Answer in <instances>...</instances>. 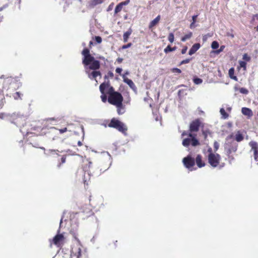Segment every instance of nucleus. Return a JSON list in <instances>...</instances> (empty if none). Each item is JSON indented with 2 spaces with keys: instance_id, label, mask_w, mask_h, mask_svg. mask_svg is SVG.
<instances>
[{
  "instance_id": "obj_29",
  "label": "nucleus",
  "mask_w": 258,
  "mask_h": 258,
  "mask_svg": "<svg viewBox=\"0 0 258 258\" xmlns=\"http://www.w3.org/2000/svg\"><path fill=\"white\" fill-rule=\"evenodd\" d=\"M186 135L188 136L187 138H188L192 139L193 138H196V135L192 134L191 132H190L189 133H188L186 131H184L181 134V136L182 137L186 136Z\"/></svg>"
},
{
  "instance_id": "obj_19",
  "label": "nucleus",
  "mask_w": 258,
  "mask_h": 258,
  "mask_svg": "<svg viewBox=\"0 0 258 258\" xmlns=\"http://www.w3.org/2000/svg\"><path fill=\"white\" fill-rule=\"evenodd\" d=\"M103 2V0H91L89 2L88 8L89 9L93 8L97 5L101 4Z\"/></svg>"
},
{
  "instance_id": "obj_57",
  "label": "nucleus",
  "mask_w": 258,
  "mask_h": 258,
  "mask_svg": "<svg viewBox=\"0 0 258 258\" xmlns=\"http://www.w3.org/2000/svg\"><path fill=\"white\" fill-rule=\"evenodd\" d=\"M117 61L118 62V63H121L122 62V60H123V59L122 58H120V57H118L117 58Z\"/></svg>"
},
{
  "instance_id": "obj_63",
  "label": "nucleus",
  "mask_w": 258,
  "mask_h": 258,
  "mask_svg": "<svg viewBox=\"0 0 258 258\" xmlns=\"http://www.w3.org/2000/svg\"><path fill=\"white\" fill-rule=\"evenodd\" d=\"M254 156H258V151L253 152Z\"/></svg>"
},
{
  "instance_id": "obj_44",
  "label": "nucleus",
  "mask_w": 258,
  "mask_h": 258,
  "mask_svg": "<svg viewBox=\"0 0 258 258\" xmlns=\"http://www.w3.org/2000/svg\"><path fill=\"white\" fill-rule=\"evenodd\" d=\"M219 147V144L217 141H215L214 143V148L215 151H217Z\"/></svg>"
},
{
  "instance_id": "obj_38",
  "label": "nucleus",
  "mask_w": 258,
  "mask_h": 258,
  "mask_svg": "<svg viewBox=\"0 0 258 258\" xmlns=\"http://www.w3.org/2000/svg\"><path fill=\"white\" fill-rule=\"evenodd\" d=\"M239 91L241 94L247 95L248 93V90L245 88H241L239 89Z\"/></svg>"
},
{
  "instance_id": "obj_9",
  "label": "nucleus",
  "mask_w": 258,
  "mask_h": 258,
  "mask_svg": "<svg viewBox=\"0 0 258 258\" xmlns=\"http://www.w3.org/2000/svg\"><path fill=\"white\" fill-rule=\"evenodd\" d=\"M182 144L185 147H188L190 145L193 147H196L200 145V142L196 138H193L192 139L186 138L182 141Z\"/></svg>"
},
{
  "instance_id": "obj_5",
  "label": "nucleus",
  "mask_w": 258,
  "mask_h": 258,
  "mask_svg": "<svg viewBox=\"0 0 258 258\" xmlns=\"http://www.w3.org/2000/svg\"><path fill=\"white\" fill-rule=\"evenodd\" d=\"M108 126L116 128L120 132H121L124 135H127L126 131L127 130V128L126 126L124 123L118 119L114 118H112L108 124Z\"/></svg>"
},
{
  "instance_id": "obj_52",
  "label": "nucleus",
  "mask_w": 258,
  "mask_h": 258,
  "mask_svg": "<svg viewBox=\"0 0 258 258\" xmlns=\"http://www.w3.org/2000/svg\"><path fill=\"white\" fill-rule=\"evenodd\" d=\"M122 71V69L121 68H117L115 70V72L116 73L121 75V73Z\"/></svg>"
},
{
  "instance_id": "obj_64",
  "label": "nucleus",
  "mask_w": 258,
  "mask_h": 258,
  "mask_svg": "<svg viewBox=\"0 0 258 258\" xmlns=\"http://www.w3.org/2000/svg\"><path fill=\"white\" fill-rule=\"evenodd\" d=\"M254 159L255 161H258V156H254Z\"/></svg>"
},
{
  "instance_id": "obj_20",
  "label": "nucleus",
  "mask_w": 258,
  "mask_h": 258,
  "mask_svg": "<svg viewBox=\"0 0 258 258\" xmlns=\"http://www.w3.org/2000/svg\"><path fill=\"white\" fill-rule=\"evenodd\" d=\"M248 144L251 147V151H253V152L258 151V143L256 142L251 141Z\"/></svg>"
},
{
  "instance_id": "obj_21",
  "label": "nucleus",
  "mask_w": 258,
  "mask_h": 258,
  "mask_svg": "<svg viewBox=\"0 0 258 258\" xmlns=\"http://www.w3.org/2000/svg\"><path fill=\"white\" fill-rule=\"evenodd\" d=\"M59 152L58 150H54V149H48L46 150V151L44 152V154L46 156H49L51 155L56 154L57 156H59V154L57 152Z\"/></svg>"
},
{
  "instance_id": "obj_18",
  "label": "nucleus",
  "mask_w": 258,
  "mask_h": 258,
  "mask_svg": "<svg viewBox=\"0 0 258 258\" xmlns=\"http://www.w3.org/2000/svg\"><path fill=\"white\" fill-rule=\"evenodd\" d=\"M241 112L243 115L247 116L248 118L251 117L253 115L252 110L249 108L242 107Z\"/></svg>"
},
{
  "instance_id": "obj_50",
  "label": "nucleus",
  "mask_w": 258,
  "mask_h": 258,
  "mask_svg": "<svg viewBox=\"0 0 258 258\" xmlns=\"http://www.w3.org/2000/svg\"><path fill=\"white\" fill-rule=\"evenodd\" d=\"M67 130H67V127H64V128L58 130L60 134H63V133L66 132L67 131Z\"/></svg>"
},
{
  "instance_id": "obj_41",
  "label": "nucleus",
  "mask_w": 258,
  "mask_h": 258,
  "mask_svg": "<svg viewBox=\"0 0 258 258\" xmlns=\"http://www.w3.org/2000/svg\"><path fill=\"white\" fill-rule=\"evenodd\" d=\"M224 48H225V46L221 45L219 49H217L215 51V52L217 54H219L220 52H221L222 51H223Z\"/></svg>"
},
{
  "instance_id": "obj_7",
  "label": "nucleus",
  "mask_w": 258,
  "mask_h": 258,
  "mask_svg": "<svg viewBox=\"0 0 258 258\" xmlns=\"http://www.w3.org/2000/svg\"><path fill=\"white\" fill-rule=\"evenodd\" d=\"M66 214V211H64L63 212L62 215L61 216V219L60 220L59 223V229L57 230V234L53 237L52 239V241L53 243L56 245H59L60 244V242L63 239L64 236L62 234H60V228L63 227V225L62 224L63 219L64 217V215Z\"/></svg>"
},
{
  "instance_id": "obj_56",
  "label": "nucleus",
  "mask_w": 258,
  "mask_h": 258,
  "mask_svg": "<svg viewBox=\"0 0 258 258\" xmlns=\"http://www.w3.org/2000/svg\"><path fill=\"white\" fill-rule=\"evenodd\" d=\"M96 58H98V59H102L103 60H105V57L102 56H97Z\"/></svg>"
},
{
  "instance_id": "obj_27",
  "label": "nucleus",
  "mask_w": 258,
  "mask_h": 258,
  "mask_svg": "<svg viewBox=\"0 0 258 258\" xmlns=\"http://www.w3.org/2000/svg\"><path fill=\"white\" fill-rule=\"evenodd\" d=\"M23 94L19 92H16L13 94V97L15 100L22 99Z\"/></svg>"
},
{
  "instance_id": "obj_14",
  "label": "nucleus",
  "mask_w": 258,
  "mask_h": 258,
  "mask_svg": "<svg viewBox=\"0 0 258 258\" xmlns=\"http://www.w3.org/2000/svg\"><path fill=\"white\" fill-rule=\"evenodd\" d=\"M89 165L88 166H85L84 167V182L85 184L87 182V179L90 178V176L91 175V172L90 171H88V169L91 167V166L92 165V162L91 161H89L88 163Z\"/></svg>"
},
{
  "instance_id": "obj_6",
  "label": "nucleus",
  "mask_w": 258,
  "mask_h": 258,
  "mask_svg": "<svg viewBox=\"0 0 258 258\" xmlns=\"http://www.w3.org/2000/svg\"><path fill=\"white\" fill-rule=\"evenodd\" d=\"M123 98L121 94L118 92L114 93V94L109 96L108 97V102L113 105H121L122 103Z\"/></svg>"
},
{
  "instance_id": "obj_16",
  "label": "nucleus",
  "mask_w": 258,
  "mask_h": 258,
  "mask_svg": "<svg viewBox=\"0 0 258 258\" xmlns=\"http://www.w3.org/2000/svg\"><path fill=\"white\" fill-rule=\"evenodd\" d=\"M103 83H108V86H107L106 88V90H107L106 93L108 95V96L114 94V93L117 92V91L114 90L113 87L110 86L109 81L104 82Z\"/></svg>"
},
{
  "instance_id": "obj_13",
  "label": "nucleus",
  "mask_w": 258,
  "mask_h": 258,
  "mask_svg": "<svg viewBox=\"0 0 258 258\" xmlns=\"http://www.w3.org/2000/svg\"><path fill=\"white\" fill-rule=\"evenodd\" d=\"M123 81L124 83H126L136 93L137 92V88L133 82V81L131 79H128L126 77H125V75H122Z\"/></svg>"
},
{
  "instance_id": "obj_3",
  "label": "nucleus",
  "mask_w": 258,
  "mask_h": 258,
  "mask_svg": "<svg viewBox=\"0 0 258 258\" xmlns=\"http://www.w3.org/2000/svg\"><path fill=\"white\" fill-rule=\"evenodd\" d=\"M26 118L23 115H19L16 114H11L9 121L15 124L17 126L20 128V131L22 133L23 136L28 135L31 133L28 132L27 130H24V124H26Z\"/></svg>"
},
{
  "instance_id": "obj_15",
  "label": "nucleus",
  "mask_w": 258,
  "mask_h": 258,
  "mask_svg": "<svg viewBox=\"0 0 258 258\" xmlns=\"http://www.w3.org/2000/svg\"><path fill=\"white\" fill-rule=\"evenodd\" d=\"M195 162L196 163L197 165L199 168H202L205 166V162L202 160V157L200 154H199L197 156L196 159H195Z\"/></svg>"
},
{
  "instance_id": "obj_28",
  "label": "nucleus",
  "mask_w": 258,
  "mask_h": 258,
  "mask_svg": "<svg viewBox=\"0 0 258 258\" xmlns=\"http://www.w3.org/2000/svg\"><path fill=\"white\" fill-rule=\"evenodd\" d=\"M192 36V33L191 32H189L188 33H187V34H186L184 36H183L181 38V40L182 41H183V42H184L186 40L189 39V38H190Z\"/></svg>"
},
{
  "instance_id": "obj_39",
  "label": "nucleus",
  "mask_w": 258,
  "mask_h": 258,
  "mask_svg": "<svg viewBox=\"0 0 258 258\" xmlns=\"http://www.w3.org/2000/svg\"><path fill=\"white\" fill-rule=\"evenodd\" d=\"M191 59H192V58H186L185 59H184V60H182L180 62L179 66H181V65L183 64L189 63V61L191 60Z\"/></svg>"
},
{
  "instance_id": "obj_26",
  "label": "nucleus",
  "mask_w": 258,
  "mask_h": 258,
  "mask_svg": "<svg viewBox=\"0 0 258 258\" xmlns=\"http://www.w3.org/2000/svg\"><path fill=\"white\" fill-rule=\"evenodd\" d=\"M244 138L242 134L240 133V131H238L235 135V140L237 142H240L243 140Z\"/></svg>"
},
{
  "instance_id": "obj_10",
  "label": "nucleus",
  "mask_w": 258,
  "mask_h": 258,
  "mask_svg": "<svg viewBox=\"0 0 258 258\" xmlns=\"http://www.w3.org/2000/svg\"><path fill=\"white\" fill-rule=\"evenodd\" d=\"M184 166L188 169L194 166L195 164V159L190 155H187L182 160Z\"/></svg>"
},
{
  "instance_id": "obj_62",
  "label": "nucleus",
  "mask_w": 258,
  "mask_h": 258,
  "mask_svg": "<svg viewBox=\"0 0 258 258\" xmlns=\"http://www.w3.org/2000/svg\"><path fill=\"white\" fill-rule=\"evenodd\" d=\"M255 19L258 20V14H255L253 16V19Z\"/></svg>"
},
{
  "instance_id": "obj_25",
  "label": "nucleus",
  "mask_w": 258,
  "mask_h": 258,
  "mask_svg": "<svg viewBox=\"0 0 258 258\" xmlns=\"http://www.w3.org/2000/svg\"><path fill=\"white\" fill-rule=\"evenodd\" d=\"M117 107V112L119 115L123 114L125 112V108L123 105L122 103H121V105H115Z\"/></svg>"
},
{
  "instance_id": "obj_36",
  "label": "nucleus",
  "mask_w": 258,
  "mask_h": 258,
  "mask_svg": "<svg viewBox=\"0 0 258 258\" xmlns=\"http://www.w3.org/2000/svg\"><path fill=\"white\" fill-rule=\"evenodd\" d=\"M239 66L243 68V70H245L246 68V63L244 61L240 60L239 61Z\"/></svg>"
},
{
  "instance_id": "obj_42",
  "label": "nucleus",
  "mask_w": 258,
  "mask_h": 258,
  "mask_svg": "<svg viewBox=\"0 0 258 258\" xmlns=\"http://www.w3.org/2000/svg\"><path fill=\"white\" fill-rule=\"evenodd\" d=\"M66 156L64 155V156H62V157L61 158V163H59L58 164L57 167H60L61 163L62 164L66 162Z\"/></svg>"
},
{
  "instance_id": "obj_61",
  "label": "nucleus",
  "mask_w": 258,
  "mask_h": 258,
  "mask_svg": "<svg viewBox=\"0 0 258 258\" xmlns=\"http://www.w3.org/2000/svg\"><path fill=\"white\" fill-rule=\"evenodd\" d=\"M208 152L209 153H213L212 152V149L211 148H209L208 149Z\"/></svg>"
},
{
  "instance_id": "obj_30",
  "label": "nucleus",
  "mask_w": 258,
  "mask_h": 258,
  "mask_svg": "<svg viewBox=\"0 0 258 258\" xmlns=\"http://www.w3.org/2000/svg\"><path fill=\"white\" fill-rule=\"evenodd\" d=\"M220 112L221 114L222 115V118L223 119H226L228 117L229 115L227 113L223 108H221L220 110Z\"/></svg>"
},
{
  "instance_id": "obj_43",
  "label": "nucleus",
  "mask_w": 258,
  "mask_h": 258,
  "mask_svg": "<svg viewBox=\"0 0 258 258\" xmlns=\"http://www.w3.org/2000/svg\"><path fill=\"white\" fill-rule=\"evenodd\" d=\"M228 74H229V76L230 78L232 76H234V69L233 68H231L229 70Z\"/></svg>"
},
{
  "instance_id": "obj_22",
  "label": "nucleus",
  "mask_w": 258,
  "mask_h": 258,
  "mask_svg": "<svg viewBox=\"0 0 258 258\" xmlns=\"http://www.w3.org/2000/svg\"><path fill=\"white\" fill-rule=\"evenodd\" d=\"M160 20V16L158 15L156 18H155L153 20H152L149 24V28L150 29L152 28L156 25H157Z\"/></svg>"
},
{
  "instance_id": "obj_17",
  "label": "nucleus",
  "mask_w": 258,
  "mask_h": 258,
  "mask_svg": "<svg viewBox=\"0 0 258 258\" xmlns=\"http://www.w3.org/2000/svg\"><path fill=\"white\" fill-rule=\"evenodd\" d=\"M201 47V44L199 43L194 44L190 48L188 51V54L191 55L194 54Z\"/></svg>"
},
{
  "instance_id": "obj_40",
  "label": "nucleus",
  "mask_w": 258,
  "mask_h": 258,
  "mask_svg": "<svg viewBox=\"0 0 258 258\" xmlns=\"http://www.w3.org/2000/svg\"><path fill=\"white\" fill-rule=\"evenodd\" d=\"M164 51L165 53H168L169 52L172 51V47L170 45H167V46L164 49Z\"/></svg>"
},
{
  "instance_id": "obj_24",
  "label": "nucleus",
  "mask_w": 258,
  "mask_h": 258,
  "mask_svg": "<svg viewBox=\"0 0 258 258\" xmlns=\"http://www.w3.org/2000/svg\"><path fill=\"white\" fill-rule=\"evenodd\" d=\"M123 94L125 97V99L124 100V103H126L127 104H129L130 103L131 100L129 92L127 91H126L124 93H123Z\"/></svg>"
},
{
  "instance_id": "obj_45",
  "label": "nucleus",
  "mask_w": 258,
  "mask_h": 258,
  "mask_svg": "<svg viewBox=\"0 0 258 258\" xmlns=\"http://www.w3.org/2000/svg\"><path fill=\"white\" fill-rule=\"evenodd\" d=\"M95 40L97 43H100L102 42V38L100 36H95Z\"/></svg>"
},
{
  "instance_id": "obj_47",
  "label": "nucleus",
  "mask_w": 258,
  "mask_h": 258,
  "mask_svg": "<svg viewBox=\"0 0 258 258\" xmlns=\"http://www.w3.org/2000/svg\"><path fill=\"white\" fill-rule=\"evenodd\" d=\"M243 59L245 60L246 61H249L250 59V58L249 56H248L247 54H244L243 55Z\"/></svg>"
},
{
  "instance_id": "obj_53",
  "label": "nucleus",
  "mask_w": 258,
  "mask_h": 258,
  "mask_svg": "<svg viewBox=\"0 0 258 258\" xmlns=\"http://www.w3.org/2000/svg\"><path fill=\"white\" fill-rule=\"evenodd\" d=\"M198 16V15H194L192 17V22H194V23H196L197 21V18Z\"/></svg>"
},
{
  "instance_id": "obj_23",
  "label": "nucleus",
  "mask_w": 258,
  "mask_h": 258,
  "mask_svg": "<svg viewBox=\"0 0 258 258\" xmlns=\"http://www.w3.org/2000/svg\"><path fill=\"white\" fill-rule=\"evenodd\" d=\"M132 32H133L132 29L131 28H129L127 31H126L124 33V34L123 35V41L124 42H126L127 41L128 39L130 36L131 35V34H132Z\"/></svg>"
},
{
  "instance_id": "obj_46",
  "label": "nucleus",
  "mask_w": 258,
  "mask_h": 258,
  "mask_svg": "<svg viewBox=\"0 0 258 258\" xmlns=\"http://www.w3.org/2000/svg\"><path fill=\"white\" fill-rule=\"evenodd\" d=\"M172 72L173 73H177L178 74H180L181 73V70L179 69L174 68L172 70Z\"/></svg>"
},
{
  "instance_id": "obj_54",
  "label": "nucleus",
  "mask_w": 258,
  "mask_h": 258,
  "mask_svg": "<svg viewBox=\"0 0 258 258\" xmlns=\"http://www.w3.org/2000/svg\"><path fill=\"white\" fill-rule=\"evenodd\" d=\"M195 23H194V22H192L191 23V24H190V26H189V27H190V29H194V28H195L196 26H197V25H196L195 24Z\"/></svg>"
},
{
  "instance_id": "obj_49",
  "label": "nucleus",
  "mask_w": 258,
  "mask_h": 258,
  "mask_svg": "<svg viewBox=\"0 0 258 258\" xmlns=\"http://www.w3.org/2000/svg\"><path fill=\"white\" fill-rule=\"evenodd\" d=\"M132 45V43H129L126 45H123L122 46V49H126L127 48H129L130 47H131Z\"/></svg>"
},
{
  "instance_id": "obj_31",
  "label": "nucleus",
  "mask_w": 258,
  "mask_h": 258,
  "mask_svg": "<svg viewBox=\"0 0 258 258\" xmlns=\"http://www.w3.org/2000/svg\"><path fill=\"white\" fill-rule=\"evenodd\" d=\"M193 82L196 85H200L202 83L203 80L198 77H194L193 79Z\"/></svg>"
},
{
  "instance_id": "obj_35",
  "label": "nucleus",
  "mask_w": 258,
  "mask_h": 258,
  "mask_svg": "<svg viewBox=\"0 0 258 258\" xmlns=\"http://www.w3.org/2000/svg\"><path fill=\"white\" fill-rule=\"evenodd\" d=\"M11 115L6 113H0V118L5 119L7 118L9 120L10 118Z\"/></svg>"
},
{
  "instance_id": "obj_60",
  "label": "nucleus",
  "mask_w": 258,
  "mask_h": 258,
  "mask_svg": "<svg viewBox=\"0 0 258 258\" xmlns=\"http://www.w3.org/2000/svg\"><path fill=\"white\" fill-rule=\"evenodd\" d=\"M234 89L235 90V91H236L237 90H239V89L238 88V85H235L234 87Z\"/></svg>"
},
{
  "instance_id": "obj_2",
  "label": "nucleus",
  "mask_w": 258,
  "mask_h": 258,
  "mask_svg": "<svg viewBox=\"0 0 258 258\" xmlns=\"http://www.w3.org/2000/svg\"><path fill=\"white\" fill-rule=\"evenodd\" d=\"M78 228V222L76 220H71L70 232L74 238L77 240L78 243L76 247L72 248L70 258H88L86 249L81 244L80 240L77 237V231Z\"/></svg>"
},
{
  "instance_id": "obj_11",
  "label": "nucleus",
  "mask_w": 258,
  "mask_h": 258,
  "mask_svg": "<svg viewBox=\"0 0 258 258\" xmlns=\"http://www.w3.org/2000/svg\"><path fill=\"white\" fill-rule=\"evenodd\" d=\"M107 86H108V83H102L99 86L100 91L101 93L100 97L101 98L102 101L104 103L106 102L107 100L108 101V98L107 95L105 94V92Z\"/></svg>"
},
{
  "instance_id": "obj_48",
  "label": "nucleus",
  "mask_w": 258,
  "mask_h": 258,
  "mask_svg": "<svg viewBox=\"0 0 258 258\" xmlns=\"http://www.w3.org/2000/svg\"><path fill=\"white\" fill-rule=\"evenodd\" d=\"M130 2V0H125L124 2H121L119 4L123 7V6L127 5Z\"/></svg>"
},
{
  "instance_id": "obj_32",
  "label": "nucleus",
  "mask_w": 258,
  "mask_h": 258,
  "mask_svg": "<svg viewBox=\"0 0 258 258\" xmlns=\"http://www.w3.org/2000/svg\"><path fill=\"white\" fill-rule=\"evenodd\" d=\"M219 46V44L218 41H214L211 44V47L213 49H217Z\"/></svg>"
},
{
  "instance_id": "obj_55",
  "label": "nucleus",
  "mask_w": 258,
  "mask_h": 258,
  "mask_svg": "<svg viewBox=\"0 0 258 258\" xmlns=\"http://www.w3.org/2000/svg\"><path fill=\"white\" fill-rule=\"evenodd\" d=\"M107 76L109 77L113 78L114 76L113 73L111 71H109L107 73Z\"/></svg>"
},
{
  "instance_id": "obj_37",
  "label": "nucleus",
  "mask_w": 258,
  "mask_h": 258,
  "mask_svg": "<svg viewBox=\"0 0 258 258\" xmlns=\"http://www.w3.org/2000/svg\"><path fill=\"white\" fill-rule=\"evenodd\" d=\"M14 81V79L12 77H7L4 81V84H7L9 83H11Z\"/></svg>"
},
{
  "instance_id": "obj_1",
  "label": "nucleus",
  "mask_w": 258,
  "mask_h": 258,
  "mask_svg": "<svg viewBox=\"0 0 258 258\" xmlns=\"http://www.w3.org/2000/svg\"><path fill=\"white\" fill-rule=\"evenodd\" d=\"M82 54L83 55L82 63L84 65L85 72L88 78L92 80H95L98 76L101 78V72L97 71L100 67V61L96 60L94 57L91 55L87 48H85L83 50Z\"/></svg>"
},
{
  "instance_id": "obj_12",
  "label": "nucleus",
  "mask_w": 258,
  "mask_h": 258,
  "mask_svg": "<svg viewBox=\"0 0 258 258\" xmlns=\"http://www.w3.org/2000/svg\"><path fill=\"white\" fill-rule=\"evenodd\" d=\"M200 126V121L199 119H196L195 120H194L190 123L189 132H193L198 131Z\"/></svg>"
},
{
  "instance_id": "obj_4",
  "label": "nucleus",
  "mask_w": 258,
  "mask_h": 258,
  "mask_svg": "<svg viewBox=\"0 0 258 258\" xmlns=\"http://www.w3.org/2000/svg\"><path fill=\"white\" fill-rule=\"evenodd\" d=\"M233 138V134L228 136L226 138L224 146L226 154L229 157L232 152H235L237 150L238 144L234 142Z\"/></svg>"
},
{
  "instance_id": "obj_34",
  "label": "nucleus",
  "mask_w": 258,
  "mask_h": 258,
  "mask_svg": "<svg viewBox=\"0 0 258 258\" xmlns=\"http://www.w3.org/2000/svg\"><path fill=\"white\" fill-rule=\"evenodd\" d=\"M168 40L170 43H173L174 40V36L173 33H170L168 37Z\"/></svg>"
},
{
  "instance_id": "obj_33",
  "label": "nucleus",
  "mask_w": 258,
  "mask_h": 258,
  "mask_svg": "<svg viewBox=\"0 0 258 258\" xmlns=\"http://www.w3.org/2000/svg\"><path fill=\"white\" fill-rule=\"evenodd\" d=\"M122 6L120 4H118L115 7L114 10V13L115 14H117L120 12L122 9Z\"/></svg>"
},
{
  "instance_id": "obj_8",
  "label": "nucleus",
  "mask_w": 258,
  "mask_h": 258,
  "mask_svg": "<svg viewBox=\"0 0 258 258\" xmlns=\"http://www.w3.org/2000/svg\"><path fill=\"white\" fill-rule=\"evenodd\" d=\"M208 162L214 168L217 167L219 164L221 157L218 154L209 153L208 157Z\"/></svg>"
},
{
  "instance_id": "obj_51",
  "label": "nucleus",
  "mask_w": 258,
  "mask_h": 258,
  "mask_svg": "<svg viewBox=\"0 0 258 258\" xmlns=\"http://www.w3.org/2000/svg\"><path fill=\"white\" fill-rule=\"evenodd\" d=\"M187 50V46L183 47V48L181 50V53L182 54H185L186 53Z\"/></svg>"
},
{
  "instance_id": "obj_58",
  "label": "nucleus",
  "mask_w": 258,
  "mask_h": 258,
  "mask_svg": "<svg viewBox=\"0 0 258 258\" xmlns=\"http://www.w3.org/2000/svg\"><path fill=\"white\" fill-rule=\"evenodd\" d=\"M230 78L236 81L238 80L237 77L234 75L230 77Z\"/></svg>"
},
{
  "instance_id": "obj_59",
  "label": "nucleus",
  "mask_w": 258,
  "mask_h": 258,
  "mask_svg": "<svg viewBox=\"0 0 258 258\" xmlns=\"http://www.w3.org/2000/svg\"><path fill=\"white\" fill-rule=\"evenodd\" d=\"M207 35H204V36H203V41L204 42L206 41H207Z\"/></svg>"
}]
</instances>
